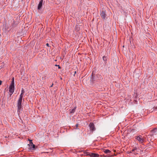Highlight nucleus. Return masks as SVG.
Segmentation results:
<instances>
[{
  "label": "nucleus",
  "mask_w": 157,
  "mask_h": 157,
  "mask_svg": "<svg viewBox=\"0 0 157 157\" xmlns=\"http://www.w3.org/2000/svg\"><path fill=\"white\" fill-rule=\"evenodd\" d=\"M111 151L109 150H106L104 151V152L105 153H110Z\"/></svg>",
  "instance_id": "obj_13"
},
{
  "label": "nucleus",
  "mask_w": 157,
  "mask_h": 157,
  "mask_svg": "<svg viewBox=\"0 0 157 157\" xmlns=\"http://www.w3.org/2000/svg\"><path fill=\"white\" fill-rule=\"evenodd\" d=\"M157 128H154L152 130H151V132L152 133L155 132L157 131Z\"/></svg>",
  "instance_id": "obj_11"
},
{
  "label": "nucleus",
  "mask_w": 157,
  "mask_h": 157,
  "mask_svg": "<svg viewBox=\"0 0 157 157\" xmlns=\"http://www.w3.org/2000/svg\"><path fill=\"white\" fill-rule=\"evenodd\" d=\"M87 155H89L90 157H98L99 155L98 154L90 153Z\"/></svg>",
  "instance_id": "obj_4"
},
{
  "label": "nucleus",
  "mask_w": 157,
  "mask_h": 157,
  "mask_svg": "<svg viewBox=\"0 0 157 157\" xmlns=\"http://www.w3.org/2000/svg\"><path fill=\"white\" fill-rule=\"evenodd\" d=\"M90 132H91V133H93V132L95 130V128H90Z\"/></svg>",
  "instance_id": "obj_15"
},
{
  "label": "nucleus",
  "mask_w": 157,
  "mask_h": 157,
  "mask_svg": "<svg viewBox=\"0 0 157 157\" xmlns=\"http://www.w3.org/2000/svg\"><path fill=\"white\" fill-rule=\"evenodd\" d=\"M58 68H60V67H59V65H58Z\"/></svg>",
  "instance_id": "obj_22"
},
{
  "label": "nucleus",
  "mask_w": 157,
  "mask_h": 157,
  "mask_svg": "<svg viewBox=\"0 0 157 157\" xmlns=\"http://www.w3.org/2000/svg\"><path fill=\"white\" fill-rule=\"evenodd\" d=\"M137 149L136 148H135L133 149L132 150V151H134L135 150Z\"/></svg>",
  "instance_id": "obj_17"
},
{
  "label": "nucleus",
  "mask_w": 157,
  "mask_h": 157,
  "mask_svg": "<svg viewBox=\"0 0 157 157\" xmlns=\"http://www.w3.org/2000/svg\"><path fill=\"white\" fill-rule=\"evenodd\" d=\"M43 2V0H41L38 5L37 9L38 10H40L42 8V3Z\"/></svg>",
  "instance_id": "obj_6"
},
{
  "label": "nucleus",
  "mask_w": 157,
  "mask_h": 157,
  "mask_svg": "<svg viewBox=\"0 0 157 157\" xmlns=\"http://www.w3.org/2000/svg\"><path fill=\"white\" fill-rule=\"evenodd\" d=\"M24 92L25 91L24 89H22L21 91V93L20 95L19 98L17 101V112L18 114H19V113H20L21 111L22 110L21 103L23 95Z\"/></svg>",
  "instance_id": "obj_1"
},
{
  "label": "nucleus",
  "mask_w": 157,
  "mask_h": 157,
  "mask_svg": "<svg viewBox=\"0 0 157 157\" xmlns=\"http://www.w3.org/2000/svg\"><path fill=\"white\" fill-rule=\"evenodd\" d=\"M53 85V84H52V85H51V86H50V87H52V86Z\"/></svg>",
  "instance_id": "obj_21"
},
{
  "label": "nucleus",
  "mask_w": 157,
  "mask_h": 157,
  "mask_svg": "<svg viewBox=\"0 0 157 157\" xmlns=\"http://www.w3.org/2000/svg\"><path fill=\"white\" fill-rule=\"evenodd\" d=\"M14 78H13L12 79V82L11 85H14Z\"/></svg>",
  "instance_id": "obj_14"
},
{
  "label": "nucleus",
  "mask_w": 157,
  "mask_h": 157,
  "mask_svg": "<svg viewBox=\"0 0 157 157\" xmlns=\"http://www.w3.org/2000/svg\"><path fill=\"white\" fill-rule=\"evenodd\" d=\"M76 73V71H75V72H74V75H75V74Z\"/></svg>",
  "instance_id": "obj_19"
},
{
  "label": "nucleus",
  "mask_w": 157,
  "mask_h": 157,
  "mask_svg": "<svg viewBox=\"0 0 157 157\" xmlns=\"http://www.w3.org/2000/svg\"><path fill=\"white\" fill-rule=\"evenodd\" d=\"M134 130L133 129L131 130L130 129V128H128L127 129L125 130L124 132L128 134L131 132L132 130Z\"/></svg>",
  "instance_id": "obj_8"
},
{
  "label": "nucleus",
  "mask_w": 157,
  "mask_h": 157,
  "mask_svg": "<svg viewBox=\"0 0 157 157\" xmlns=\"http://www.w3.org/2000/svg\"><path fill=\"white\" fill-rule=\"evenodd\" d=\"M89 126L90 128H94V124L93 123H90L89 125Z\"/></svg>",
  "instance_id": "obj_9"
},
{
  "label": "nucleus",
  "mask_w": 157,
  "mask_h": 157,
  "mask_svg": "<svg viewBox=\"0 0 157 157\" xmlns=\"http://www.w3.org/2000/svg\"><path fill=\"white\" fill-rule=\"evenodd\" d=\"M14 90V85H11L9 87V91L10 92V95L11 96L12 94L13 93Z\"/></svg>",
  "instance_id": "obj_2"
},
{
  "label": "nucleus",
  "mask_w": 157,
  "mask_h": 157,
  "mask_svg": "<svg viewBox=\"0 0 157 157\" xmlns=\"http://www.w3.org/2000/svg\"><path fill=\"white\" fill-rule=\"evenodd\" d=\"M76 109V107H75L73 109L70 111V113H74L75 112Z\"/></svg>",
  "instance_id": "obj_10"
},
{
  "label": "nucleus",
  "mask_w": 157,
  "mask_h": 157,
  "mask_svg": "<svg viewBox=\"0 0 157 157\" xmlns=\"http://www.w3.org/2000/svg\"><path fill=\"white\" fill-rule=\"evenodd\" d=\"M46 45L47 46H48L49 47V44L48 43H47L46 44Z\"/></svg>",
  "instance_id": "obj_18"
},
{
  "label": "nucleus",
  "mask_w": 157,
  "mask_h": 157,
  "mask_svg": "<svg viewBox=\"0 0 157 157\" xmlns=\"http://www.w3.org/2000/svg\"><path fill=\"white\" fill-rule=\"evenodd\" d=\"M101 16L102 18L103 19L105 18L106 17V15L105 14V12L104 11H102L101 14Z\"/></svg>",
  "instance_id": "obj_7"
},
{
  "label": "nucleus",
  "mask_w": 157,
  "mask_h": 157,
  "mask_svg": "<svg viewBox=\"0 0 157 157\" xmlns=\"http://www.w3.org/2000/svg\"><path fill=\"white\" fill-rule=\"evenodd\" d=\"M140 136H136V139L140 143H142L144 141V140L141 138Z\"/></svg>",
  "instance_id": "obj_5"
},
{
  "label": "nucleus",
  "mask_w": 157,
  "mask_h": 157,
  "mask_svg": "<svg viewBox=\"0 0 157 157\" xmlns=\"http://www.w3.org/2000/svg\"><path fill=\"white\" fill-rule=\"evenodd\" d=\"M83 153L84 154H86V155H87V154H90V153H89L88 152H87V151H83Z\"/></svg>",
  "instance_id": "obj_16"
},
{
  "label": "nucleus",
  "mask_w": 157,
  "mask_h": 157,
  "mask_svg": "<svg viewBox=\"0 0 157 157\" xmlns=\"http://www.w3.org/2000/svg\"><path fill=\"white\" fill-rule=\"evenodd\" d=\"M76 126L77 127H78V124H76Z\"/></svg>",
  "instance_id": "obj_23"
},
{
  "label": "nucleus",
  "mask_w": 157,
  "mask_h": 157,
  "mask_svg": "<svg viewBox=\"0 0 157 157\" xmlns=\"http://www.w3.org/2000/svg\"><path fill=\"white\" fill-rule=\"evenodd\" d=\"M2 82L1 81H0V85L1 84Z\"/></svg>",
  "instance_id": "obj_20"
},
{
  "label": "nucleus",
  "mask_w": 157,
  "mask_h": 157,
  "mask_svg": "<svg viewBox=\"0 0 157 157\" xmlns=\"http://www.w3.org/2000/svg\"><path fill=\"white\" fill-rule=\"evenodd\" d=\"M103 59L104 61H105V62H106V61L107 60V57L106 56H105L103 57Z\"/></svg>",
  "instance_id": "obj_12"
},
{
  "label": "nucleus",
  "mask_w": 157,
  "mask_h": 157,
  "mask_svg": "<svg viewBox=\"0 0 157 157\" xmlns=\"http://www.w3.org/2000/svg\"><path fill=\"white\" fill-rule=\"evenodd\" d=\"M55 66H58V65H56Z\"/></svg>",
  "instance_id": "obj_24"
},
{
  "label": "nucleus",
  "mask_w": 157,
  "mask_h": 157,
  "mask_svg": "<svg viewBox=\"0 0 157 157\" xmlns=\"http://www.w3.org/2000/svg\"><path fill=\"white\" fill-rule=\"evenodd\" d=\"M29 140L30 142L29 144H28V145H29V147H29L30 150H33L35 148V145H34L33 142H32V140Z\"/></svg>",
  "instance_id": "obj_3"
}]
</instances>
